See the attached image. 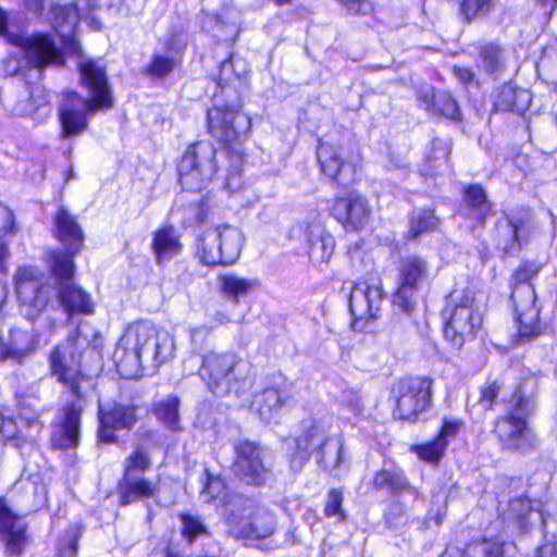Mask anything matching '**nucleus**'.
<instances>
[{"label":"nucleus","instance_id":"f257e3e1","mask_svg":"<svg viewBox=\"0 0 557 557\" xmlns=\"http://www.w3.org/2000/svg\"><path fill=\"white\" fill-rule=\"evenodd\" d=\"M89 346V338L78 326L65 344L57 346L50 355V369L52 375L62 383L77 398L63 409V417L53 431L52 445L57 448H74L79 443L81 416L84 409L82 392L83 384L91 386L89 377L79 369L82 351Z\"/></svg>","mask_w":557,"mask_h":557},{"label":"nucleus","instance_id":"f03ea898","mask_svg":"<svg viewBox=\"0 0 557 557\" xmlns=\"http://www.w3.org/2000/svg\"><path fill=\"white\" fill-rule=\"evenodd\" d=\"M83 85L89 90L86 99L75 91H67L59 107L61 137L70 138L83 134L88 127V116L113 106V98L104 70L94 61L79 64Z\"/></svg>","mask_w":557,"mask_h":557},{"label":"nucleus","instance_id":"7ed1b4c3","mask_svg":"<svg viewBox=\"0 0 557 557\" xmlns=\"http://www.w3.org/2000/svg\"><path fill=\"white\" fill-rule=\"evenodd\" d=\"M250 364L233 350H209L201 356L199 376L216 396L238 394L246 385Z\"/></svg>","mask_w":557,"mask_h":557},{"label":"nucleus","instance_id":"20e7f679","mask_svg":"<svg viewBox=\"0 0 557 557\" xmlns=\"http://www.w3.org/2000/svg\"><path fill=\"white\" fill-rule=\"evenodd\" d=\"M534 401L518 387L508 403L504 416L499 417L494 433L503 449L525 453L536 444V436L528 426V417L532 413Z\"/></svg>","mask_w":557,"mask_h":557},{"label":"nucleus","instance_id":"39448f33","mask_svg":"<svg viewBox=\"0 0 557 557\" xmlns=\"http://www.w3.org/2000/svg\"><path fill=\"white\" fill-rule=\"evenodd\" d=\"M223 516L230 533L236 537L265 539L276 525L274 515L267 507L243 495H232L225 502Z\"/></svg>","mask_w":557,"mask_h":557},{"label":"nucleus","instance_id":"423d86ee","mask_svg":"<svg viewBox=\"0 0 557 557\" xmlns=\"http://www.w3.org/2000/svg\"><path fill=\"white\" fill-rule=\"evenodd\" d=\"M11 45L18 48L21 58L10 55L4 62L8 75H25L26 70H41L52 64L62 63V54L54 40L48 34H8Z\"/></svg>","mask_w":557,"mask_h":557},{"label":"nucleus","instance_id":"0eeeda50","mask_svg":"<svg viewBox=\"0 0 557 557\" xmlns=\"http://www.w3.org/2000/svg\"><path fill=\"white\" fill-rule=\"evenodd\" d=\"M537 272L539 269L533 263L525 262L512 275L510 300L518 325L519 343L533 339L541 334L540 309L536 307V294L531 284Z\"/></svg>","mask_w":557,"mask_h":557},{"label":"nucleus","instance_id":"6e6552de","mask_svg":"<svg viewBox=\"0 0 557 557\" xmlns=\"http://www.w3.org/2000/svg\"><path fill=\"white\" fill-rule=\"evenodd\" d=\"M121 0H77L74 4H53L50 10V21L55 33L60 36L64 48L72 54H79L81 47L75 38L79 20L98 30L101 23L96 13L102 9H111Z\"/></svg>","mask_w":557,"mask_h":557},{"label":"nucleus","instance_id":"1a4fd4ad","mask_svg":"<svg viewBox=\"0 0 557 557\" xmlns=\"http://www.w3.org/2000/svg\"><path fill=\"white\" fill-rule=\"evenodd\" d=\"M327 444L325 429L314 420H305L301 423L299 435L295 440V451L290 455L289 466L294 472L302 469L313 453L319 454V463L326 470H334L339 467L343 457V445L336 442L323 448Z\"/></svg>","mask_w":557,"mask_h":557},{"label":"nucleus","instance_id":"9d476101","mask_svg":"<svg viewBox=\"0 0 557 557\" xmlns=\"http://www.w3.org/2000/svg\"><path fill=\"white\" fill-rule=\"evenodd\" d=\"M444 336L456 348L475 336L482 325V314L474 308V297L469 290H454L443 310Z\"/></svg>","mask_w":557,"mask_h":557},{"label":"nucleus","instance_id":"9b49d317","mask_svg":"<svg viewBox=\"0 0 557 557\" xmlns=\"http://www.w3.org/2000/svg\"><path fill=\"white\" fill-rule=\"evenodd\" d=\"M317 159L321 171L337 185L347 186L355 181L356 164L348 137L329 134L319 139Z\"/></svg>","mask_w":557,"mask_h":557},{"label":"nucleus","instance_id":"f8f14e48","mask_svg":"<svg viewBox=\"0 0 557 557\" xmlns=\"http://www.w3.org/2000/svg\"><path fill=\"white\" fill-rule=\"evenodd\" d=\"M242 245L240 231L222 224L209 227L199 235L196 256L206 265L232 264L239 257Z\"/></svg>","mask_w":557,"mask_h":557},{"label":"nucleus","instance_id":"ddd939ff","mask_svg":"<svg viewBox=\"0 0 557 557\" xmlns=\"http://www.w3.org/2000/svg\"><path fill=\"white\" fill-rule=\"evenodd\" d=\"M126 348L146 358L147 366L157 370L174 352V342L170 334L159 331L147 322H137L127 327L121 338Z\"/></svg>","mask_w":557,"mask_h":557},{"label":"nucleus","instance_id":"4468645a","mask_svg":"<svg viewBox=\"0 0 557 557\" xmlns=\"http://www.w3.org/2000/svg\"><path fill=\"white\" fill-rule=\"evenodd\" d=\"M215 153V148L207 141H198L186 149L177 166L184 189L199 191L209 185L218 170Z\"/></svg>","mask_w":557,"mask_h":557},{"label":"nucleus","instance_id":"2eb2a0df","mask_svg":"<svg viewBox=\"0 0 557 557\" xmlns=\"http://www.w3.org/2000/svg\"><path fill=\"white\" fill-rule=\"evenodd\" d=\"M14 284L20 313L28 320H35L51 298V287L44 273L37 268L21 267L14 275Z\"/></svg>","mask_w":557,"mask_h":557},{"label":"nucleus","instance_id":"dca6fc26","mask_svg":"<svg viewBox=\"0 0 557 557\" xmlns=\"http://www.w3.org/2000/svg\"><path fill=\"white\" fill-rule=\"evenodd\" d=\"M52 271L60 280L58 297L69 315L92 313L94 302L91 297L71 281L74 273L72 258L61 252H54L52 255Z\"/></svg>","mask_w":557,"mask_h":557},{"label":"nucleus","instance_id":"f3484780","mask_svg":"<svg viewBox=\"0 0 557 557\" xmlns=\"http://www.w3.org/2000/svg\"><path fill=\"white\" fill-rule=\"evenodd\" d=\"M432 381L428 377H405L393 387L396 398L395 416L403 420L413 421L431 404Z\"/></svg>","mask_w":557,"mask_h":557},{"label":"nucleus","instance_id":"a211bd4d","mask_svg":"<svg viewBox=\"0 0 557 557\" xmlns=\"http://www.w3.org/2000/svg\"><path fill=\"white\" fill-rule=\"evenodd\" d=\"M383 300L384 292L379 278L355 283L349 295L352 329L361 331L366 322L377 319Z\"/></svg>","mask_w":557,"mask_h":557},{"label":"nucleus","instance_id":"6ab92c4d","mask_svg":"<svg viewBox=\"0 0 557 557\" xmlns=\"http://www.w3.org/2000/svg\"><path fill=\"white\" fill-rule=\"evenodd\" d=\"M428 275L429 264L425 259L413 255L404 257L398 267L397 288L394 294L395 306L405 312H411L416 295Z\"/></svg>","mask_w":557,"mask_h":557},{"label":"nucleus","instance_id":"aec40b11","mask_svg":"<svg viewBox=\"0 0 557 557\" xmlns=\"http://www.w3.org/2000/svg\"><path fill=\"white\" fill-rule=\"evenodd\" d=\"M208 127L219 141L231 144L240 140L250 129V119L235 107L214 104L207 111Z\"/></svg>","mask_w":557,"mask_h":557},{"label":"nucleus","instance_id":"412c9836","mask_svg":"<svg viewBox=\"0 0 557 557\" xmlns=\"http://www.w3.org/2000/svg\"><path fill=\"white\" fill-rule=\"evenodd\" d=\"M235 474L248 484H264L269 475V468L265 465L267 451L256 443L245 441L235 446Z\"/></svg>","mask_w":557,"mask_h":557},{"label":"nucleus","instance_id":"4be33fe9","mask_svg":"<svg viewBox=\"0 0 557 557\" xmlns=\"http://www.w3.org/2000/svg\"><path fill=\"white\" fill-rule=\"evenodd\" d=\"M302 227L304 243L311 263L315 268L327 264L335 250V239L326 231L321 215L312 213Z\"/></svg>","mask_w":557,"mask_h":557},{"label":"nucleus","instance_id":"5701e85b","mask_svg":"<svg viewBox=\"0 0 557 557\" xmlns=\"http://www.w3.org/2000/svg\"><path fill=\"white\" fill-rule=\"evenodd\" d=\"M136 407L117 403L99 405V430L100 442L113 443L116 440L115 431L131 429L137 421Z\"/></svg>","mask_w":557,"mask_h":557},{"label":"nucleus","instance_id":"b1692460","mask_svg":"<svg viewBox=\"0 0 557 557\" xmlns=\"http://www.w3.org/2000/svg\"><path fill=\"white\" fill-rule=\"evenodd\" d=\"M0 540L8 556H20L27 542L26 524L4 498H0Z\"/></svg>","mask_w":557,"mask_h":557},{"label":"nucleus","instance_id":"393cba45","mask_svg":"<svg viewBox=\"0 0 557 557\" xmlns=\"http://www.w3.org/2000/svg\"><path fill=\"white\" fill-rule=\"evenodd\" d=\"M294 398V385L282 379L275 386L267 387L257 393L251 403V408L260 419L270 422L275 418L284 406L288 405Z\"/></svg>","mask_w":557,"mask_h":557},{"label":"nucleus","instance_id":"a878e982","mask_svg":"<svg viewBox=\"0 0 557 557\" xmlns=\"http://www.w3.org/2000/svg\"><path fill=\"white\" fill-rule=\"evenodd\" d=\"M332 214L346 230L358 231L367 224L370 208L360 195L349 193L346 197L336 198Z\"/></svg>","mask_w":557,"mask_h":557},{"label":"nucleus","instance_id":"bb28decb","mask_svg":"<svg viewBox=\"0 0 557 557\" xmlns=\"http://www.w3.org/2000/svg\"><path fill=\"white\" fill-rule=\"evenodd\" d=\"M53 235L66 248L64 255L73 257L78 253L84 244V233L76 218L72 215L65 208L60 207L53 218ZM60 252V250H55ZM50 253V262L52 263V255ZM63 253V251H61Z\"/></svg>","mask_w":557,"mask_h":557},{"label":"nucleus","instance_id":"cd10ccee","mask_svg":"<svg viewBox=\"0 0 557 557\" xmlns=\"http://www.w3.org/2000/svg\"><path fill=\"white\" fill-rule=\"evenodd\" d=\"M39 338L33 330L13 327L7 338H0V362H21L37 350Z\"/></svg>","mask_w":557,"mask_h":557},{"label":"nucleus","instance_id":"c85d7f7f","mask_svg":"<svg viewBox=\"0 0 557 557\" xmlns=\"http://www.w3.org/2000/svg\"><path fill=\"white\" fill-rule=\"evenodd\" d=\"M151 248L158 264L178 256L183 249L178 231L172 225L158 228L152 234Z\"/></svg>","mask_w":557,"mask_h":557},{"label":"nucleus","instance_id":"c756f323","mask_svg":"<svg viewBox=\"0 0 557 557\" xmlns=\"http://www.w3.org/2000/svg\"><path fill=\"white\" fill-rule=\"evenodd\" d=\"M120 500L128 505L146 498H154L159 493V482L151 481L143 475L123 476L119 484Z\"/></svg>","mask_w":557,"mask_h":557},{"label":"nucleus","instance_id":"7c9ffc66","mask_svg":"<svg viewBox=\"0 0 557 557\" xmlns=\"http://www.w3.org/2000/svg\"><path fill=\"white\" fill-rule=\"evenodd\" d=\"M418 100L434 116H444L449 120H458L460 116L456 100L446 91L435 94L432 87H428L419 92Z\"/></svg>","mask_w":557,"mask_h":557},{"label":"nucleus","instance_id":"2f4dec72","mask_svg":"<svg viewBox=\"0 0 557 557\" xmlns=\"http://www.w3.org/2000/svg\"><path fill=\"white\" fill-rule=\"evenodd\" d=\"M465 216L483 225L492 213V203L488 201L485 190L481 185H470L465 190Z\"/></svg>","mask_w":557,"mask_h":557},{"label":"nucleus","instance_id":"473e14b6","mask_svg":"<svg viewBox=\"0 0 557 557\" xmlns=\"http://www.w3.org/2000/svg\"><path fill=\"white\" fill-rule=\"evenodd\" d=\"M113 360L119 373L127 379L137 377L141 375L145 368H150L147 366L146 358L137 351L126 348L122 339L113 354Z\"/></svg>","mask_w":557,"mask_h":557},{"label":"nucleus","instance_id":"72a5a7b5","mask_svg":"<svg viewBox=\"0 0 557 557\" xmlns=\"http://www.w3.org/2000/svg\"><path fill=\"white\" fill-rule=\"evenodd\" d=\"M499 234L504 237H510L505 244L504 250L507 255L512 253L528 243L531 235V224L529 220L508 218L505 223L498 225Z\"/></svg>","mask_w":557,"mask_h":557},{"label":"nucleus","instance_id":"f704fd0d","mask_svg":"<svg viewBox=\"0 0 557 557\" xmlns=\"http://www.w3.org/2000/svg\"><path fill=\"white\" fill-rule=\"evenodd\" d=\"M180 405V398L174 395H169L153 405V414L169 431L177 432L182 430Z\"/></svg>","mask_w":557,"mask_h":557},{"label":"nucleus","instance_id":"c9c22d12","mask_svg":"<svg viewBox=\"0 0 557 557\" xmlns=\"http://www.w3.org/2000/svg\"><path fill=\"white\" fill-rule=\"evenodd\" d=\"M218 283L223 296L234 304L251 292L257 284L255 280L245 278L234 273L221 274L218 277Z\"/></svg>","mask_w":557,"mask_h":557},{"label":"nucleus","instance_id":"e433bc0d","mask_svg":"<svg viewBox=\"0 0 557 557\" xmlns=\"http://www.w3.org/2000/svg\"><path fill=\"white\" fill-rule=\"evenodd\" d=\"M530 102L528 90L505 85L500 89L495 106L502 111H523Z\"/></svg>","mask_w":557,"mask_h":557},{"label":"nucleus","instance_id":"4c0bfd02","mask_svg":"<svg viewBox=\"0 0 557 557\" xmlns=\"http://www.w3.org/2000/svg\"><path fill=\"white\" fill-rule=\"evenodd\" d=\"M373 486L376 490H387L391 494L397 495L405 491L411 490L416 494V490L411 488L401 472L389 471L386 469L376 472L373 479Z\"/></svg>","mask_w":557,"mask_h":557},{"label":"nucleus","instance_id":"58836bf2","mask_svg":"<svg viewBox=\"0 0 557 557\" xmlns=\"http://www.w3.org/2000/svg\"><path fill=\"white\" fill-rule=\"evenodd\" d=\"M449 2L458 9L459 15L469 23L487 16L494 8L493 0H449Z\"/></svg>","mask_w":557,"mask_h":557},{"label":"nucleus","instance_id":"ea45409f","mask_svg":"<svg viewBox=\"0 0 557 557\" xmlns=\"http://www.w3.org/2000/svg\"><path fill=\"white\" fill-rule=\"evenodd\" d=\"M48 94L41 86L33 87L24 99H20L13 107V113L20 116L34 114L38 109L48 104Z\"/></svg>","mask_w":557,"mask_h":557},{"label":"nucleus","instance_id":"a19ab883","mask_svg":"<svg viewBox=\"0 0 557 557\" xmlns=\"http://www.w3.org/2000/svg\"><path fill=\"white\" fill-rule=\"evenodd\" d=\"M440 220L431 210H420L411 216L408 236L412 239L433 232L437 228Z\"/></svg>","mask_w":557,"mask_h":557},{"label":"nucleus","instance_id":"79ce46f5","mask_svg":"<svg viewBox=\"0 0 557 557\" xmlns=\"http://www.w3.org/2000/svg\"><path fill=\"white\" fill-rule=\"evenodd\" d=\"M463 557H504L503 544L493 540L471 543L465 549Z\"/></svg>","mask_w":557,"mask_h":557},{"label":"nucleus","instance_id":"37998d69","mask_svg":"<svg viewBox=\"0 0 557 557\" xmlns=\"http://www.w3.org/2000/svg\"><path fill=\"white\" fill-rule=\"evenodd\" d=\"M480 57L483 69L490 74H496L504 67L503 51L494 44L482 46Z\"/></svg>","mask_w":557,"mask_h":557},{"label":"nucleus","instance_id":"c03bdc74","mask_svg":"<svg viewBox=\"0 0 557 557\" xmlns=\"http://www.w3.org/2000/svg\"><path fill=\"white\" fill-rule=\"evenodd\" d=\"M450 154V147L447 141L434 139L432 143L431 151L426 156V164L432 170H441L447 166V161Z\"/></svg>","mask_w":557,"mask_h":557},{"label":"nucleus","instance_id":"a18cd8bd","mask_svg":"<svg viewBox=\"0 0 557 557\" xmlns=\"http://www.w3.org/2000/svg\"><path fill=\"white\" fill-rule=\"evenodd\" d=\"M151 466L150 458L147 453H145L141 448H137L133 454H131L124 460V474L123 476L128 475H143L146 470H148Z\"/></svg>","mask_w":557,"mask_h":557},{"label":"nucleus","instance_id":"49530a36","mask_svg":"<svg viewBox=\"0 0 557 557\" xmlns=\"http://www.w3.org/2000/svg\"><path fill=\"white\" fill-rule=\"evenodd\" d=\"M412 450L421 460L430 463H437L445 454L446 447L441 440H433L429 443L414 445Z\"/></svg>","mask_w":557,"mask_h":557},{"label":"nucleus","instance_id":"de8ad7c7","mask_svg":"<svg viewBox=\"0 0 557 557\" xmlns=\"http://www.w3.org/2000/svg\"><path fill=\"white\" fill-rule=\"evenodd\" d=\"M182 535L188 542L194 543L199 536L207 533V528L203 522L196 516L189 513H182Z\"/></svg>","mask_w":557,"mask_h":557},{"label":"nucleus","instance_id":"09e8293b","mask_svg":"<svg viewBox=\"0 0 557 557\" xmlns=\"http://www.w3.org/2000/svg\"><path fill=\"white\" fill-rule=\"evenodd\" d=\"M81 536V530L78 527L72 528L66 532L64 539L59 542L57 548V557H76L77 555V543Z\"/></svg>","mask_w":557,"mask_h":557},{"label":"nucleus","instance_id":"8fccbe9b","mask_svg":"<svg viewBox=\"0 0 557 557\" xmlns=\"http://www.w3.org/2000/svg\"><path fill=\"white\" fill-rule=\"evenodd\" d=\"M342 407L348 409L354 416H359L363 411V401L361 396L354 389H344L339 396Z\"/></svg>","mask_w":557,"mask_h":557},{"label":"nucleus","instance_id":"3c124183","mask_svg":"<svg viewBox=\"0 0 557 557\" xmlns=\"http://www.w3.org/2000/svg\"><path fill=\"white\" fill-rule=\"evenodd\" d=\"M532 506L529 498L520 496L513 498L508 505V518H515L519 521H523L531 513Z\"/></svg>","mask_w":557,"mask_h":557},{"label":"nucleus","instance_id":"603ef678","mask_svg":"<svg viewBox=\"0 0 557 557\" xmlns=\"http://www.w3.org/2000/svg\"><path fill=\"white\" fill-rule=\"evenodd\" d=\"M175 60L166 55L156 54L148 67L151 75L162 77L168 75L175 67Z\"/></svg>","mask_w":557,"mask_h":557},{"label":"nucleus","instance_id":"864d4df0","mask_svg":"<svg viewBox=\"0 0 557 557\" xmlns=\"http://www.w3.org/2000/svg\"><path fill=\"white\" fill-rule=\"evenodd\" d=\"M18 417L28 428L39 432L41 429L40 413L27 401L20 405Z\"/></svg>","mask_w":557,"mask_h":557},{"label":"nucleus","instance_id":"5fc2aeb1","mask_svg":"<svg viewBox=\"0 0 557 557\" xmlns=\"http://www.w3.org/2000/svg\"><path fill=\"white\" fill-rule=\"evenodd\" d=\"M502 389V384L498 381L486 382L481 389V397L479 404L485 410L493 408L496 398Z\"/></svg>","mask_w":557,"mask_h":557},{"label":"nucleus","instance_id":"6e6d98bb","mask_svg":"<svg viewBox=\"0 0 557 557\" xmlns=\"http://www.w3.org/2000/svg\"><path fill=\"white\" fill-rule=\"evenodd\" d=\"M343 493L338 490L330 491L327 500L324 508V513L327 517L338 516L339 520L345 519V513L342 510Z\"/></svg>","mask_w":557,"mask_h":557},{"label":"nucleus","instance_id":"4d7b16f0","mask_svg":"<svg viewBox=\"0 0 557 557\" xmlns=\"http://www.w3.org/2000/svg\"><path fill=\"white\" fill-rule=\"evenodd\" d=\"M386 523L393 528L397 529L400 525H404L408 521V516L406 513L405 507L399 503H394L389 507L388 511L385 513Z\"/></svg>","mask_w":557,"mask_h":557},{"label":"nucleus","instance_id":"13d9d810","mask_svg":"<svg viewBox=\"0 0 557 557\" xmlns=\"http://www.w3.org/2000/svg\"><path fill=\"white\" fill-rule=\"evenodd\" d=\"M16 230L12 210L0 202V237L13 234Z\"/></svg>","mask_w":557,"mask_h":557},{"label":"nucleus","instance_id":"bf43d9fd","mask_svg":"<svg viewBox=\"0 0 557 557\" xmlns=\"http://www.w3.org/2000/svg\"><path fill=\"white\" fill-rule=\"evenodd\" d=\"M461 424L459 420L445 419L436 440H441L447 448L448 443L458 434Z\"/></svg>","mask_w":557,"mask_h":557},{"label":"nucleus","instance_id":"052dcab7","mask_svg":"<svg viewBox=\"0 0 557 557\" xmlns=\"http://www.w3.org/2000/svg\"><path fill=\"white\" fill-rule=\"evenodd\" d=\"M344 8L351 14H367L371 11V4L368 0H338Z\"/></svg>","mask_w":557,"mask_h":557},{"label":"nucleus","instance_id":"680f3d73","mask_svg":"<svg viewBox=\"0 0 557 557\" xmlns=\"http://www.w3.org/2000/svg\"><path fill=\"white\" fill-rule=\"evenodd\" d=\"M242 187V178L240 174L237 172L230 173L226 176L225 181V188L231 193L234 194Z\"/></svg>","mask_w":557,"mask_h":557},{"label":"nucleus","instance_id":"e2e57ef3","mask_svg":"<svg viewBox=\"0 0 557 557\" xmlns=\"http://www.w3.org/2000/svg\"><path fill=\"white\" fill-rule=\"evenodd\" d=\"M453 72L455 76L465 84L471 83L473 81L474 74L467 67L454 66Z\"/></svg>","mask_w":557,"mask_h":557},{"label":"nucleus","instance_id":"0e129e2a","mask_svg":"<svg viewBox=\"0 0 557 557\" xmlns=\"http://www.w3.org/2000/svg\"><path fill=\"white\" fill-rule=\"evenodd\" d=\"M535 557H557V544L546 543L542 545L536 553Z\"/></svg>","mask_w":557,"mask_h":557},{"label":"nucleus","instance_id":"69168bd1","mask_svg":"<svg viewBox=\"0 0 557 557\" xmlns=\"http://www.w3.org/2000/svg\"><path fill=\"white\" fill-rule=\"evenodd\" d=\"M25 8L37 15H40L44 9V0H22Z\"/></svg>","mask_w":557,"mask_h":557},{"label":"nucleus","instance_id":"338daca9","mask_svg":"<svg viewBox=\"0 0 557 557\" xmlns=\"http://www.w3.org/2000/svg\"><path fill=\"white\" fill-rule=\"evenodd\" d=\"M9 288L7 283L0 281V318L4 314V308L8 302Z\"/></svg>","mask_w":557,"mask_h":557},{"label":"nucleus","instance_id":"774afa93","mask_svg":"<svg viewBox=\"0 0 557 557\" xmlns=\"http://www.w3.org/2000/svg\"><path fill=\"white\" fill-rule=\"evenodd\" d=\"M9 256V249L7 244L0 237V272L5 270V260Z\"/></svg>","mask_w":557,"mask_h":557}]
</instances>
